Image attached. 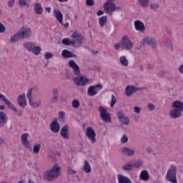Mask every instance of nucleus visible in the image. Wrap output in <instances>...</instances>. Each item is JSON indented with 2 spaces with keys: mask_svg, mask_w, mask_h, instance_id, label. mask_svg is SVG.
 <instances>
[{
  "mask_svg": "<svg viewBox=\"0 0 183 183\" xmlns=\"http://www.w3.org/2000/svg\"><path fill=\"white\" fill-rule=\"evenodd\" d=\"M61 175V167L59 164H55L52 169L49 171L44 172V178L48 181H54Z\"/></svg>",
  "mask_w": 183,
  "mask_h": 183,
  "instance_id": "1",
  "label": "nucleus"
},
{
  "mask_svg": "<svg viewBox=\"0 0 183 183\" xmlns=\"http://www.w3.org/2000/svg\"><path fill=\"white\" fill-rule=\"evenodd\" d=\"M71 42L73 48H79L82 45V42H84V39H82V36L76 31H74L71 34Z\"/></svg>",
  "mask_w": 183,
  "mask_h": 183,
  "instance_id": "2",
  "label": "nucleus"
},
{
  "mask_svg": "<svg viewBox=\"0 0 183 183\" xmlns=\"http://www.w3.org/2000/svg\"><path fill=\"white\" fill-rule=\"evenodd\" d=\"M166 179L172 183H178L177 180V167L171 166L166 174Z\"/></svg>",
  "mask_w": 183,
  "mask_h": 183,
  "instance_id": "3",
  "label": "nucleus"
},
{
  "mask_svg": "<svg viewBox=\"0 0 183 183\" xmlns=\"http://www.w3.org/2000/svg\"><path fill=\"white\" fill-rule=\"evenodd\" d=\"M104 12L108 15H112V12L117 11V6L115 4L111 1H106L104 4Z\"/></svg>",
  "mask_w": 183,
  "mask_h": 183,
  "instance_id": "4",
  "label": "nucleus"
},
{
  "mask_svg": "<svg viewBox=\"0 0 183 183\" xmlns=\"http://www.w3.org/2000/svg\"><path fill=\"white\" fill-rule=\"evenodd\" d=\"M121 47L122 49H127V51H131L134 48V44L132 41L129 40L128 36H124L121 42Z\"/></svg>",
  "mask_w": 183,
  "mask_h": 183,
  "instance_id": "5",
  "label": "nucleus"
},
{
  "mask_svg": "<svg viewBox=\"0 0 183 183\" xmlns=\"http://www.w3.org/2000/svg\"><path fill=\"white\" fill-rule=\"evenodd\" d=\"M31 28L21 27V29L17 32L20 39H28L31 36Z\"/></svg>",
  "mask_w": 183,
  "mask_h": 183,
  "instance_id": "6",
  "label": "nucleus"
},
{
  "mask_svg": "<svg viewBox=\"0 0 183 183\" xmlns=\"http://www.w3.org/2000/svg\"><path fill=\"white\" fill-rule=\"evenodd\" d=\"M74 82L77 86H85V85H88L91 81L85 76H77L74 79Z\"/></svg>",
  "mask_w": 183,
  "mask_h": 183,
  "instance_id": "7",
  "label": "nucleus"
},
{
  "mask_svg": "<svg viewBox=\"0 0 183 183\" xmlns=\"http://www.w3.org/2000/svg\"><path fill=\"white\" fill-rule=\"evenodd\" d=\"M100 117L104 122H111V114L107 112V109L102 107H99Z\"/></svg>",
  "mask_w": 183,
  "mask_h": 183,
  "instance_id": "8",
  "label": "nucleus"
},
{
  "mask_svg": "<svg viewBox=\"0 0 183 183\" xmlns=\"http://www.w3.org/2000/svg\"><path fill=\"white\" fill-rule=\"evenodd\" d=\"M102 89V85L97 84L96 86H90L87 90V94L89 97H95L99 91Z\"/></svg>",
  "mask_w": 183,
  "mask_h": 183,
  "instance_id": "9",
  "label": "nucleus"
},
{
  "mask_svg": "<svg viewBox=\"0 0 183 183\" xmlns=\"http://www.w3.org/2000/svg\"><path fill=\"white\" fill-rule=\"evenodd\" d=\"M32 89H30L28 90L27 94H26V97L29 99V105L31 107H33V108H38V107L41 106V101H38V102H34L32 101Z\"/></svg>",
  "mask_w": 183,
  "mask_h": 183,
  "instance_id": "10",
  "label": "nucleus"
},
{
  "mask_svg": "<svg viewBox=\"0 0 183 183\" xmlns=\"http://www.w3.org/2000/svg\"><path fill=\"white\" fill-rule=\"evenodd\" d=\"M86 135L89 139L91 140L92 144L94 142H97V139H95V137H97V134H95V131L92 127H87L86 129Z\"/></svg>",
  "mask_w": 183,
  "mask_h": 183,
  "instance_id": "11",
  "label": "nucleus"
},
{
  "mask_svg": "<svg viewBox=\"0 0 183 183\" xmlns=\"http://www.w3.org/2000/svg\"><path fill=\"white\" fill-rule=\"evenodd\" d=\"M0 99L1 101L4 102L6 105H7V107H9V108L10 109H12V111H14V112H18V109H16V107H15V106H14V104H12V102H11V101H9L8 99H6L5 95H4L1 93H0Z\"/></svg>",
  "mask_w": 183,
  "mask_h": 183,
  "instance_id": "12",
  "label": "nucleus"
},
{
  "mask_svg": "<svg viewBox=\"0 0 183 183\" xmlns=\"http://www.w3.org/2000/svg\"><path fill=\"white\" fill-rule=\"evenodd\" d=\"M141 88H137L135 86H127L125 89V92L127 97H131L134 92H137V91H141Z\"/></svg>",
  "mask_w": 183,
  "mask_h": 183,
  "instance_id": "13",
  "label": "nucleus"
},
{
  "mask_svg": "<svg viewBox=\"0 0 183 183\" xmlns=\"http://www.w3.org/2000/svg\"><path fill=\"white\" fill-rule=\"evenodd\" d=\"M17 104L21 108H25L26 107V95L25 94L17 97Z\"/></svg>",
  "mask_w": 183,
  "mask_h": 183,
  "instance_id": "14",
  "label": "nucleus"
},
{
  "mask_svg": "<svg viewBox=\"0 0 183 183\" xmlns=\"http://www.w3.org/2000/svg\"><path fill=\"white\" fill-rule=\"evenodd\" d=\"M144 44H147V45H151L152 48L155 49L157 48V40L152 37H144L143 39Z\"/></svg>",
  "mask_w": 183,
  "mask_h": 183,
  "instance_id": "15",
  "label": "nucleus"
},
{
  "mask_svg": "<svg viewBox=\"0 0 183 183\" xmlns=\"http://www.w3.org/2000/svg\"><path fill=\"white\" fill-rule=\"evenodd\" d=\"M134 28L136 31L139 32H145V24L139 20H136L134 21Z\"/></svg>",
  "mask_w": 183,
  "mask_h": 183,
  "instance_id": "16",
  "label": "nucleus"
},
{
  "mask_svg": "<svg viewBox=\"0 0 183 183\" xmlns=\"http://www.w3.org/2000/svg\"><path fill=\"white\" fill-rule=\"evenodd\" d=\"M182 112L181 110H177L176 109H172L169 112V114L171 118L172 119H177V118H179L181 115H182Z\"/></svg>",
  "mask_w": 183,
  "mask_h": 183,
  "instance_id": "17",
  "label": "nucleus"
},
{
  "mask_svg": "<svg viewBox=\"0 0 183 183\" xmlns=\"http://www.w3.org/2000/svg\"><path fill=\"white\" fill-rule=\"evenodd\" d=\"M60 134L64 139H69V128L68 125H65L61 128Z\"/></svg>",
  "mask_w": 183,
  "mask_h": 183,
  "instance_id": "18",
  "label": "nucleus"
},
{
  "mask_svg": "<svg viewBox=\"0 0 183 183\" xmlns=\"http://www.w3.org/2000/svg\"><path fill=\"white\" fill-rule=\"evenodd\" d=\"M53 97L50 99V104H56L59 98V93L58 89H54L52 90Z\"/></svg>",
  "mask_w": 183,
  "mask_h": 183,
  "instance_id": "19",
  "label": "nucleus"
},
{
  "mask_svg": "<svg viewBox=\"0 0 183 183\" xmlns=\"http://www.w3.org/2000/svg\"><path fill=\"white\" fill-rule=\"evenodd\" d=\"M59 124H58L56 120L54 121L50 124V129L54 134H58L59 132Z\"/></svg>",
  "mask_w": 183,
  "mask_h": 183,
  "instance_id": "20",
  "label": "nucleus"
},
{
  "mask_svg": "<svg viewBox=\"0 0 183 183\" xmlns=\"http://www.w3.org/2000/svg\"><path fill=\"white\" fill-rule=\"evenodd\" d=\"M122 154L125 155V157H132L135 152L128 147H123L121 149Z\"/></svg>",
  "mask_w": 183,
  "mask_h": 183,
  "instance_id": "21",
  "label": "nucleus"
},
{
  "mask_svg": "<svg viewBox=\"0 0 183 183\" xmlns=\"http://www.w3.org/2000/svg\"><path fill=\"white\" fill-rule=\"evenodd\" d=\"M69 66L70 68H72V69L74 70V74H76V75H78V74H79V72H80L79 66L76 65V63L75 62V61H74V60L69 61Z\"/></svg>",
  "mask_w": 183,
  "mask_h": 183,
  "instance_id": "22",
  "label": "nucleus"
},
{
  "mask_svg": "<svg viewBox=\"0 0 183 183\" xmlns=\"http://www.w3.org/2000/svg\"><path fill=\"white\" fill-rule=\"evenodd\" d=\"M173 109H177L183 112V103L181 101H175L172 104Z\"/></svg>",
  "mask_w": 183,
  "mask_h": 183,
  "instance_id": "23",
  "label": "nucleus"
},
{
  "mask_svg": "<svg viewBox=\"0 0 183 183\" xmlns=\"http://www.w3.org/2000/svg\"><path fill=\"white\" fill-rule=\"evenodd\" d=\"M28 137H29V134H28L27 133L23 134L21 137L22 145L26 147H29V142H28Z\"/></svg>",
  "mask_w": 183,
  "mask_h": 183,
  "instance_id": "24",
  "label": "nucleus"
},
{
  "mask_svg": "<svg viewBox=\"0 0 183 183\" xmlns=\"http://www.w3.org/2000/svg\"><path fill=\"white\" fill-rule=\"evenodd\" d=\"M54 15L56 18V19L59 21L61 25H64V23L62 22V19H64V15L62 14V12L58 9L54 10Z\"/></svg>",
  "mask_w": 183,
  "mask_h": 183,
  "instance_id": "25",
  "label": "nucleus"
},
{
  "mask_svg": "<svg viewBox=\"0 0 183 183\" xmlns=\"http://www.w3.org/2000/svg\"><path fill=\"white\" fill-rule=\"evenodd\" d=\"M61 56H63L64 58H74L76 56V55L72 51L64 49L61 52Z\"/></svg>",
  "mask_w": 183,
  "mask_h": 183,
  "instance_id": "26",
  "label": "nucleus"
},
{
  "mask_svg": "<svg viewBox=\"0 0 183 183\" xmlns=\"http://www.w3.org/2000/svg\"><path fill=\"white\" fill-rule=\"evenodd\" d=\"M139 178L142 181H148L149 179V173L147 170H142L140 173Z\"/></svg>",
  "mask_w": 183,
  "mask_h": 183,
  "instance_id": "27",
  "label": "nucleus"
},
{
  "mask_svg": "<svg viewBox=\"0 0 183 183\" xmlns=\"http://www.w3.org/2000/svg\"><path fill=\"white\" fill-rule=\"evenodd\" d=\"M34 11L35 14H37V15H42L44 10L42 9V6H41V4H36L34 8Z\"/></svg>",
  "mask_w": 183,
  "mask_h": 183,
  "instance_id": "28",
  "label": "nucleus"
},
{
  "mask_svg": "<svg viewBox=\"0 0 183 183\" xmlns=\"http://www.w3.org/2000/svg\"><path fill=\"white\" fill-rule=\"evenodd\" d=\"M6 124V114L2 112H0V127H4Z\"/></svg>",
  "mask_w": 183,
  "mask_h": 183,
  "instance_id": "29",
  "label": "nucleus"
},
{
  "mask_svg": "<svg viewBox=\"0 0 183 183\" xmlns=\"http://www.w3.org/2000/svg\"><path fill=\"white\" fill-rule=\"evenodd\" d=\"M118 181L119 183H132V182H131V179L122 175L118 176Z\"/></svg>",
  "mask_w": 183,
  "mask_h": 183,
  "instance_id": "30",
  "label": "nucleus"
},
{
  "mask_svg": "<svg viewBox=\"0 0 183 183\" xmlns=\"http://www.w3.org/2000/svg\"><path fill=\"white\" fill-rule=\"evenodd\" d=\"M108 21V17L107 16H102L99 19V25L102 28H104L107 25Z\"/></svg>",
  "mask_w": 183,
  "mask_h": 183,
  "instance_id": "31",
  "label": "nucleus"
},
{
  "mask_svg": "<svg viewBox=\"0 0 183 183\" xmlns=\"http://www.w3.org/2000/svg\"><path fill=\"white\" fill-rule=\"evenodd\" d=\"M23 46H24V48L26 49H27V51H29V52H31L32 51V49H34L35 44H34L32 42H27V43H24L23 44Z\"/></svg>",
  "mask_w": 183,
  "mask_h": 183,
  "instance_id": "32",
  "label": "nucleus"
},
{
  "mask_svg": "<svg viewBox=\"0 0 183 183\" xmlns=\"http://www.w3.org/2000/svg\"><path fill=\"white\" fill-rule=\"evenodd\" d=\"M119 62L123 66H128L129 64V61L127 59L125 56H122L119 58Z\"/></svg>",
  "mask_w": 183,
  "mask_h": 183,
  "instance_id": "33",
  "label": "nucleus"
},
{
  "mask_svg": "<svg viewBox=\"0 0 183 183\" xmlns=\"http://www.w3.org/2000/svg\"><path fill=\"white\" fill-rule=\"evenodd\" d=\"M84 171L87 174H89V172H91L92 171L91 165L89 164V162H88V161L84 162Z\"/></svg>",
  "mask_w": 183,
  "mask_h": 183,
  "instance_id": "34",
  "label": "nucleus"
},
{
  "mask_svg": "<svg viewBox=\"0 0 183 183\" xmlns=\"http://www.w3.org/2000/svg\"><path fill=\"white\" fill-rule=\"evenodd\" d=\"M20 39L19 35L17 33L10 37V42L11 44H15V42H17V41H19Z\"/></svg>",
  "mask_w": 183,
  "mask_h": 183,
  "instance_id": "35",
  "label": "nucleus"
},
{
  "mask_svg": "<svg viewBox=\"0 0 183 183\" xmlns=\"http://www.w3.org/2000/svg\"><path fill=\"white\" fill-rule=\"evenodd\" d=\"M139 2L142 8H148L149 6V0H139Z\"/></svg>",
  "mask_w": 183,
  "mask_h": 183,
  "instance_id": "36",
  "label": "nucleus"
},
{
  "mask_svg": "<svg viewBox=\"0 0 183 183\" xmlns=\"http://www.w3.org/2000/svg\"><path fill=\"white\" fill-rule=\"evenodd\" d=\"M122 168L123 169H124V171H129L130 169H132V168H134V164L128 162L124 164Z\"/></svg>",
  "mask_w": 183,
  "mask_h": 183,
  "instance_id": "37",
  "label": "nucleus"
},
{
  "mask_svg": "<svg viewBox=\"0 0 183 183\" xmlns=\"http://www.w3.org/2000/svg\"><path fill=\"white\" fill-rule=\"evenodd\" d=\"M31 52H32L34 55H39V54H41V47L34 46Z\"/></svg>",
  "mask_w": 183,
  "mask_h": 183,
  "instance_id": "38",
  "label": "nucleus"
},
{
  "mask_svg": "<svg viewBox=\"0 0 183 183\" xmlns=\"http://www.w3.org/2000/svg\"><path fill=\"white\" fill-rule=\"evenodd\" d=\"M41 149V144H34V147H33V154H39V150Z\"/></svg>",
  "mask_w": 183,
  "mask_h": 183,
  "instance_id": "39",
  "label": "nucleus"
},
{
  "mask_svg": "<svg viewBox=\"0 0 183 183\" xmlns=\"http://www.w3.org/2000/svg\"><path fill=\"white\" fill-rule=\"evenodd\" d=\"M61 43L63 44V45H66V46H69V45L72 46V40H71L68 38L64 39L61 41Z\"/></svg>",
  "mask_w": 183,
  "mask_h": 183,
  "instance_id": "40",
  "label": "nucleus"
},
{
  "mask_svg": "<svg viewBox=\"0 0 183 183\" xmlns=\"http://www.w3.org/2000/svg\"><path fill=\"white\" fill-rule=\"evenodd\" d=\"M79 105H81V103H79V101L78 99H74L71 102V107L73 108H75L76 109V108H79Z\"/></svg>",
  "mask_w": 183,
  "mask_h": 183,
  "instance_id": "41",
  "label": "nucleus"
},
{
  "mask_svg": "<svg viewBox=\"0 0 183 183\" xmlns=\"http://www.w3.org/2000/svg\"><path fill=\"white\" fill-rule=\"evenodd\" d=\"M119 122L123 125H129V119H128L127 117H123L121 120H119Z\"/></svg>",
  "mask_w": 183,
  "mask_h": 183,
  "instance_id": "42",
  "label": "nucleus"
},
{
  "mask_svg": "<svg viewBox=\"0 0 183 183\" xmlns=\"http://www.w3.org/2000/svg\"><path fill=\"white\" fill-rule=\"evenodd\" d=\"M158 8H159V4H158V3L150 4V9L152 11H157Z\"/></svg>",
  "mask_w": 183,
  "mask_h": 183,
  "instance_id": "43",
  "label": "nucleus"
},
{
  "mask_svg": "<svg viewBox=\"0 0 183 183\" xmlns=\"http://www.w3.org/2000/svg\"><path fill=\"white\" fill-rule=\"evenodd\" d=\"M115 104H117V97H115V95L112 94L110 107L112 108L114 107V105H115Z\"/></svg>",
  "mask_w": 183,
  "mask_h": 183,
  "instance_id": "44",
  "label": "nucleus"
},
{
  "mask_svg": "<svg viewBox=\"0 0 183 183\" xmlns=\"http://www.w3.org/2000/svg\"><path fill=\"white\" fill-rule=\"evenodd\" d=\"M142 164H144V162H142V160H138L137 162H136V163L134 164V167L135 168H141V167H142Z\"/></svg>",
  "mask_w": 183,
  "mask_h": 183,
  "instance_id": "45",
  "label": "nucleus"
},
{
  "mask_svg": "<svg viewBox=\"0 0 183 183\" xmlns=\"http://www.w3.org/2000/svg\"><path fill=\"white\" fill-rule=\"evenodd\" d=\"M117 115L119 119V121L122 120L125 117V115L124 114V112H118L117 113Z\"/></svg>",
  "mask_w": 183,
  "mask_h": 183,
  "instance_id": "46",
  "label": "nucleus"
},
{
  "mask_svg": "<svg viewBox=\"0 0 183 183\" xmlns=\"http://www.w3.org/2000/svg\"><path fill=\"white\" fill-rule=\"evenodd\" d=\"M121 142L122 144H127V142H128V137H127V134H124L122 137Z\"/></svg>",
  "mask_w": 183,
  "mask_h": 183,
  "instance_id": "47",
  "label": "nucleus"
},
{
  "mask_svg": "<svg viewBox=\"0 0 183 183\" xmlns=\"http://www.w3.org/2000/svg\"><path fill=\"white\" fill-rule=\"evenodd\" d=\"M27 0H19V5H21V6H29V4H28V3H26Z\"/></svg>",
  "mask_w": 183,
  "mask_h": 183,
  "instance_id": "48",
  "label": "nucleus"
},
{
  "mask_svg": "<svg viewBox=\"0 0 183 183\" xmlns=\"http://www.w3.org/2000/svg\"><path fill=\"white\" fill-rule=\"evenodd\" d=\"M5 31H6V28L0 22V34H5Z\"/></svg>",
  "mask_w": 183,
  "mask_h": 183,
  "instance_id": "49",
  "label": "nucleus"
},
{
  "mask_svg": "<svg viewBox=\"0 0 183 183\" xmlns=\"http://www.w3.org/2000/svg\"><path fill=\"white\" fill-rule=\"evenodd\" d=\"M52 56H54V54H52L51 53H49V52L45 53V55H44L45 59H51Z\"/></svg>",
  "mask_w": 183,
  "mask_h": 183,
  "instance_id": "50",
  "label": "nucleus"
},
{
  "mask_svg": "<svg viewBox=\"0 0 183 183\" xmlns=\"http://www.w3.org/2000/svg\"><path fill=\"white\" fill-rule=\"evenodd\" d=\"M147 108L149 111H154L155 109V105L152 103H149L147 105Z\"/></svg>",
  "mask_w": 183,
  "mask_h": 183,
  "instance_id": "51",
  "label": "nucleus"
},
{
  "mask_svg": "<svg viewBox=\"0 0 183 183\" xmlns=\"http://www.w3.org/2000/svg\"><path fill=\"white\" fill-rule=\"evenodd\" d=\"M133 110L135 114H141V108H139V107H134Z\"/></svg>",
  "mask_w": 183,
  "mask_h": 183,
  "instance_id": "52",
  "label": "nucleus"
},
{
  "mask_svg": "<svg viewBox=\"0 0 183 183\" xmlns=\"http://www.w3.org/2000/svg\"><path fill=\"white\" fill-rule=\"evenodd\" d=\"M86 4L89 6H92L94 4V0H86Z\"/></svg>",
  "mask_w": 183,
  "mask_h": 183,
  "instance_id": "53",
  "label": "nucleus"
},
{
  "mask_svg": "<svg viewBox=\"0 0 183 183\" xmlns=\"http://www.w3.org/2000/svg\"><path fill=\"white\" fill-rule=\"evenodd\" d=\"M14 5H15V0H9L8 2V6H9V8H12Z\"/></svg>",
  "mask_w": 183,
  "mask_h": 183,
  "instance_id": "54",
  "label": "nucleus"
},
{
  "mask_svg": "<svg viewBox=\"0 0 183 183\" xmlns=\"http://www.w3.org/2000/svg\"><path fill=\"white\" fill-rule=\"evenodd\" d=\"M64 117H65V112H59V118L62 119V118H64Z\"/></svg>",
  "mask_w": 183,
  "mask_h": 183,
  "instance_id": "55",
  "label": "nucleus"
},
{
  "mask_svg": "<svg viewBox=\"0 0 183 183\" xmlns=\"http://www.w3.org/2000/svg\"><path fill=\"white\" fill-rule=\"evenodd\" d=\"M119 48H121V44H116L114 45V49H116L117 51H118L119 49Z\"/></svg>",
  "mask_w": 183,
  "mask_h": 183,
  "instance_id": "56",
  "label": "nucleus"
},
{
  "mask_svg": "<svg viewBox=\"0 0 183 183\" xmlns=\"http://www.w3.org/2000/svg\"><path fill=\"white\" fill-rule=\"evenodd\" d=\"M97 16H101V15H104V11H97Z\"/></svg>",
  "mask_w": 183,
  "mask_h": 183,
  "instance_id": "57",
  "label": "nucleus"
},
{
  "mask_svg": "<svg viewBox=\"0 0 183 183\" xmlns=\"http://www.w3.org/2000/svg\"><path fill=\"white\" fill-rule=\"evenodd\" d=\"M179 71L181 74H183V64L179 67Z\"/></svg>",
  "mask_w": 183,
  "mask_h": 183,
  "instance_id": "58",
  "label": "nucleus"
},
{
  "mask_svg": "<svg viewBox=\"0 0 183 183\" xmlns=\"http://www.w3.org/2000/svg\"><path fill=\"white\" fill-rule=\"evenodd\" d=\"M147 152H148L149 154H151V152H152V149L151 147H148L147 149Z\"/></svg>",
  "mask_w": 183,
  "mask_h": 183,
  "instance_id": "59",
  "label": "nucleus"
},
{
  "mask_svg": "<svg viewBox=\"0 0 183 183\" xmlns=\"http://www.w3.org/2000/svg\"><path fill=\"white\" fill-rule=\"evenodd\" d=\"M45 9H46V11L48 12V14L51 12V7H46Z\"/></svg>",
  "mask_w": 183,
  "mask_h": 183,
  "instance_id": "60",
  "label": "nucleus"
},
{
  "mask_svg": "<svg viewBox=\"0 0 183 183\" xmlns=\"http://www.w3.org/2000/svg\"><path fill=\"white\" fill-rule=\"evenodd\" d=\"M116 11H122V7H120V6L117 7L116 6Z\"/></svg>",
  "mask_w": 183,
  "mask_h": 183,
  "instance_id": "61",
  "label": "nucleus"
},
{
  "mask_svg": "<svg viewBox=\"0 0 183 183\" xmlns=\"http://www.w3.org/2000/svg\"><path fill=\"white\" fill-rule=\"evenodd\" d=\"M64 26H65V28H68V26H69V24L66 23V24H64Z\"/></svg>",
  "mask_w": 183,
  "mask_h": 183,
  "instance_id": "62",
  "label": "nucleus"
},
{
  "mask_svg": "<svg viewBox=\"0 0 183 183\" xmlns=\"http://www.w3.org/2000/svg\"><path fill=\"white\" fill-rule=\"evenodd\" d=\"M59 2H67L68 0H58Z\"/></svg>",
  "mask_w": 183,
  "mask_h": 183,
  "instance_id": "63",
  "label": "nucleus"
},
{
  "mask_svg": "<svg viewBox=\"0 0 183 183\" xmlns=\"http://www.w3.org/2000/svg\"><path fill=\"white\" fill-rule=\"evenodd\" d=\"M0 109H1V110L5 109V107H4V106H0Z\"/></svg>",
  "mask_w": 183,
  "mask_h": 183,
  "instance_id": "64",
  "label": "nucleus"
}]
</instances>
